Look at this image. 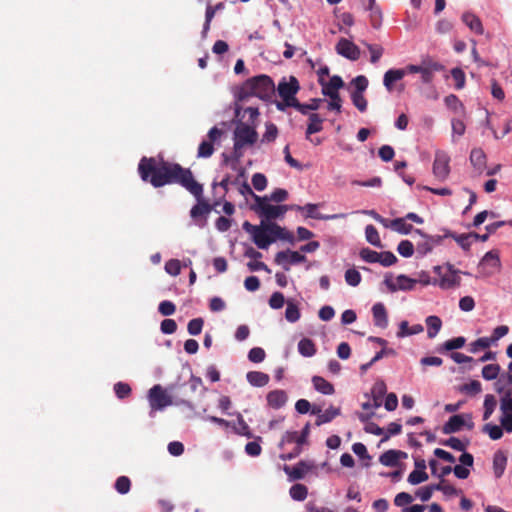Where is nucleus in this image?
Listing matches in <instances>:
<instances>
[{
    "instance_id": "19",
    "label": "nucleus",
    "mask_w": 512,
    "mask_h": 512,
    "mask_svg": "<svg viewBox=\"0 0 512 512\" xmlns=\"http://www.w3.org/2000/svg\"><path fill=\"white\" fill-rule=\"evenodd\" d=\"M407 454L400 450H388L380 455L379 462L387 467H395L401 458H406Z\"/></svg>"
},
{
    "instance_id": "22",
    "label": "nucleus",
    "mask_w": 512,
    "mask_h": 512,
    "mask_svg": "<svg viewBox=\"0 0 512 512\" xmlns=\"http://www.w3.org/2000/svg\"><path fill=\"white\" fill-rule=\"evenodd\" d=\"M463 415L457 414L449 418V420L443 425L442 432L444 434H452L460 431L465 425Z\"/></svg>"
},
{
    "instance_id": "60",
    "label": "nucleus",
    "mask_w": 512,
    "mask_h": 512,
    "mask_svg": "<svg viewBox=\"0 0 512 512\" xmlns=\"http://www.w3.org/2000/svg\"><path fill=\"white\" fill-rule=\"evenodd\" d=\"M401 256H412L414 253V244L409 240H402L397 247Z\"/></svg>"
},
{
    "instance_id": "2",
    "label": "nucleus",
    "mask_w": 512,
    "mask_h": 512,
    "mask_svg": "<svg viewBox=\"0 0 512 512\" xmlns=\"http://www.w3.org/2000/svg\"><path fill=\"white\" fill-rule=\"evenodd\" d=\"M243 229L252 235L254 243L260 249L268 248L271 243L278 239L288 241L293 240V235L289 231L275 223L255 226L248 221H245L243 223Z\"/></svg>"
},
{
    "instance_id": "54",
    "label": "nucleus",
    "mask_w": 512,
    "mask_h": 512,
    "mask_svg": "<svg viewBox=\"0 0 512 512\" xmlns=\"http://www.w3.org/2000/svg\"><path fill=\"white\" fill-rule=\"evenodd\" d=\"M265 133L263 134L262 141L263 142H273L277 138L278 128L273 123H266L265 125Z\"/></svg>"
},
{
    "instance_id": "34",
    "label": "nucleus",
    "mask_w": 512,
    "mask_h": 512,
    "mask_svg": "<svg viewBox=\"0 0 512 512\" xmlns=\"http://www.w3.org/2000/svg\"><path fill=\"white\" fill-rule=\"evenodd\" d=\"M298 351L304 357H312L316 354L315 343L309 338H303L298 343Z\"/></svg>"
},
{
    "instance_id": "50",
    "label": "nucleus",
    "mask_w": 512,
    "mask_h": 512,
    "mask_svg": "<svg viewBox=\"0 0 512 512\" xmlns=\"http://www.w3.org/2000/svg\"><path fill=\"white\" fill-rule=\"evenodd\" d=\"M433 488H435V491H441L447 496H455L458 494L457 489L447 483L444 479H441V481L438 484H433Z\"/></svg>"
},
{
    "instance_id": "43",
    "label": "nucleus",
    "mask_w": 512,
    "mask_h": 512,
    "mask_svg": "<svg viewBox=\"0 0 512 512\" xmlns=\"http://www.w3.org/2000/svg\"><path fill=\"white\" fill-rule=\"evenodd\" d=\"M367 10L370 11L369 18H370V23H371L372 27L375 29L380 28L382 25V20H383V14H382L380 7L377 5L373 8H369Z\"/></svg>"
},
{
    "instance_id": "14",
    "label": "nucleus",
    "mask_w": 512,
    "mask_h": 512,
    "mask_svg": "<svg viewBox=\"0 0 512 512\" xmlns=\"http://www.w3.org/2000/svg\"><path fill=\"white\" fill-rule=\"evenodd\" d=\"M500 258H481L477 264L476 276H490L500 270Z\"/></svg>"
},
{
    "instance_id": "28",
    "label": "nucleus",
    "mask_w": 512,
    "mask_h": 512,
    "mask_svg": "<svg viewBox=\"0 0 512 512\" xmlns=\"http://www.w3.org/2000/svg\"><path fill=\"white\" fill-rule=\"evenodd\" d=\"M323 121L324 119L317 113L309 114V123L306 129V138L308 139L310 135L318 133L323 129Z\"/></svg>"
},
{
    "instance_id": "56",
    "label": "nucleus",
    "mask_w": 512,
    "mask_h": 512,
    "mask_svg": "<svg viewBox=\"0 0 512 512\" xmlns=\"http://www.w3.org/2000/svg\"><path fill=\"white\" fill-rule=\"evenodd\" d=\"M466 339L462 336L447 340L443 344V349L446 351H453L462 348L465 345Z\"/></svg>"
},
{
    "instance_id": "51",
    "label": "nucleus",
    "mask_w": 512,
    "mask_h": 512,
    "mask_svg": "<svg viewBox=\"0 0 512 512\" xmlns=\"http://www.w3.org/2000/svg\"><path fill=\"white\" fill-rule=\"evenodd\" d=\"M429 476L428 474L426 473V471H420V470H413L409 475H408V478H407V481L411 484V485H418L422 482H425L426 480H428Z\"/></svg>"
},
{
    "instance_id": "49",
    "label": "nucleus",
    "mask_w": 512,
    "mask_h": 512,
    "mask_svg": "<svg viewBox=\"0 0 512 512\" xmlns=\"http://www.w3.org/2000/svg\"><path fill=\"white\" fill-rule=\"evenodd\" d=\"M491 340L488 337L478 338L476 341L470 343L469 351L477 353L479 350L487 349L491 346Z\"/></svg>"
},
{
    "instance_id": "31",
    "label": "nucleus",
    "mask_w": 512,
    "mask_h": 512,
    "mask_svg": "<svg viewBox=\"0 0 512 512\" xmlns=\"http://www.w3.org/2000/svg\"><path fill=\"white\" fill-rule=\"evenodd\" d=\"M312 383L315 390L324 395H332L335 391L334 386L321 376H314Z\"/></svg>"
},
{
    "instance_id": "47",
    "label": "nucleus",
    "mask_w": 512,
    "mask_h": 512,
    "mask_svg": "<svg viewBox=\"0 0 512 512\" xmlns=\"http://www.w3.org/2000/svg\"><path fill=\"white\" fill-rule=\"evenodd\" d=\"M478 237L479 234L471 232L468 234L459 235L455 237V239L462 248L466 249L470 246L471 243L477 242Z\"/></svg>"
},
{
    "instance_id": "20",
    "label": "nucleus",
    "mask_w": 512,
    "mask_h": 512,
    "mask_svg": "<svg viewBox=\"0 0 512 512\" xmlns=\"http://www.w3.org/2000/svg\"><path fill=\"white\" fill-rule=\"evenodd\" d=\"M374 325L380 328L388 326V314L386 307L383 303L378 302L372 307Z\"/></svg>"
},
{
    "instance_id": "9",
    "label": "nucleus",
    "mask_w": 512,
    "mask_h": 512,
    "mask_svg": "<svg viewBox=\"0 0 512 512\" xmlns=\"http://www.w3.org/2000/svg\"><path fill=\"white\" fill-rule=\"evenodd\" d=\"M450 157L444 151H437L433 162V175L439 181H444L450 174Z\"/></svg>"
},
{
    "instance_id": "45",
    "label": "nucleus",
    "mask_w": 512,
    "mask_h": 512,
    "mask_svg": "<svg viewBox=\"0 0 512 512\" xmlns=\"http://www.w3.org/2000/svg\"><path fill=\"white\" fill-rule=\"evenodd\" d=\"M469 444V441L466 442L461 441L456 437H450L449 439L442 442V445L450 447L456 451L464 452Z\"/></svg>"
},
{
    "instance_id": "27",
    "label": "nucleus",
    "mask_w": 512,
    "mask_h": 512,
    "mask_svg": "<svg viewBox=\"0 0 512 512\" xmlns=\"http://www.w3.org/2000/svg\"><path fill=\"white\" fill-rule=\"evenodd\" d=\"M249 384L255 387H263L269 383L270 377L268 374L260 371H250L246 375Z\"/></svg>"
},
{
    "instance_id": "37",
    "label": "nucleus",
    "mask_w": 512,
    "mask_h": 512,
    "mask_svg": "<svg viewBox=\"0 0 512 512\" xmlns=\"http://www.w3.org/2000/svg\"><path fill=\"white\" fill-rule=\"evenodd\" d=\"M506 464L507 457L504 455V453L500 451L496 452L493 457V469L497 478H500L503 475Z\"/></svg>"
},
{
    "instance_id": "64",
    "label": "nucleus",
    "mask_w": 512,
    "mask_h": 512,
    "mask_svg": "<svg viewBox=\"0 0 512 512\" xmlns=\"http://www.w3.org/2000/svg\"><path fill=\"white\" fill-rule=\"evenodd\" d=\"M252 185L257 191H263L267 187V178L262 173H255L252 176Z\"/></svg>"
},
{
    "instance_id": "10",
    "label": "nucleus",
    "mask_w": 512,
    "mask_h": 512,
    "mask_svg": "<svg viewBox=\"0 0 512 512\" xmlns=\"http://www.w3.org/2000/svg\"><path fill=\"white\" fill-rule=\"evenodd\" d=\"M223 131L216 126L211 128L208 132V140H203L198 147L197 157L209 158L214 153V143L220 140Z\"/></svg>"
},
{
    "instance_id": "46",
    "label": "nucleus",
    "mask_w": 512,
    "mask_h": 512,
    "mask_svg": "<svg viewBox=\"0 0 512 512\" xmlns=\"http://www.w3.org/2000/svg\"><path fill=\"white\" fill-rule=\"evenodd\" d=\"M500 366L498 364H488L482 369V377L485 380H494L498 377Z\"/></svg>"
},
{
    "instance_id": "25",
    "label": "nucleus",
    "mask_w": 512,
    "mask_h": 512,
    "mask_svg": "<svg viewBox=\"0 0 512 512\" xmlns=\"http://www.w3.org/2000/svg\"><path fill=\"white\" fill-rule=\"evenodd\" d=\"M470 162L479 173H482L486 168V155L484 151L481 148L472 149L470 153Z\"/></svg>"
},
{
    "instance_id": "53",
    "label": "nucleus",
    "mask_w": 512,
    "mask_h": 512,
    "mask_svg": "<svg viewBox=\"0 0 512 512\" xmlns=\"http://www.w3.org/2000/svg\"><path fill=\"white\" fill-rule=\"evenodd\" d=\"M131 387L124 382H117L114 385V392L119 399L128 398L131 395Z\"/></svg>"
},
{
    "instance_id": "16",
    "label": "nucleus",
    "mask_w": 512,
    "mask_h": 512,
    "mask_svg": "<svg viewBox=\"0 0 512 512\" xmlns=\"http://www.w3.org/2000/svg\"><path fill=\"white\" fill-rule=\"evenodd\" d=\"M319 204L308 203L305 206H300L297 204L289 205L290 210H294L297 212H306L305 216L307 218L317 219V220H327L333 219L336 216H325L318 212Z\"/></svg>"
},
{
    "instance_id": "7",
    "label": "nucleus",
    "mask_w": 512,
    "mask_h": 512,
    "mask_svg": "<svg viewBox=\"0 0 512 512\" xmlns=\"http://www.w3.org/2000/svg\"><path fill=\"white\" fill-rule=\"evenodd\" d=\"M148 400L151 407V417H154L155 411L162 410L172 404L170 397L160 385H155L149 390Z\"/></svg>"
},
{
    "instance_id": "12",
    "label": "nucleus",
    "mask_w": 512,
    "mask_h": 512,
    "mask_svg": "<svg viewBox=\"0 0 512 512\" xmlns=\"http://www.w3.org/2000/svg\"><path fill=\"white\" fill-rule=\"evenodd\" d=\"M417 282L416 279L409 278L405 275H399L396 278H385V284L392 292L397 290H412Z\"/></svg>"
},
{
    "instance_id": "59",
    "label": "nucleus",
    "mask_w": 512,
    "mask_h": 512,
    "mask_svg": "<svg viewBox=\"0 0 512 512\" xmlns=\"http://www.w3.org/2000/svg\"><path fill=\"white\" fill-rule=\"evenodd\" d=\"M182 264L177 258H171L165 264V271L171 276H177L181 271Z\"/></svg>"
},
{
    "instance_id": "42",
    "label": "nucleus",
    "mask_w": 512,
    "mask_h": 512,
    "mask_svg": "<svg viewBox=\"0 0 512 512\" xmlns=\"http://www.w3.org/2000/svg\"><path fill=\"white\" fill-rule=\"evenodd\" d=\"M300 316L301 314L298 306L295 303L288 301L285 311L286 320L288 322L294 323L300 319Z\"/></svg>"
},
{
    "instance_id": "8",
    "label": "nucleus",
    "mask_w": 512,
    "mask_h": 512,
    "mask_svg": "<svg viewBox=\"0 0 512 512\" xmlns=\"http://www.w3.org/2000/svg\"><path fill=\"white\" fill-rule=\"evenodd\" d=\"M370 215H372L378 222L384 225L387 228L392 229L395 232L406 235L413 231V226L407 223V220L404 217L395 218L392 220L381 217L375 211H370Z\"/></svg>"
},
{
    "instance_id": "30",
    "label": "nucleus",
    "mask_w": 512,
    "mask_h": 512,
    "mask_svg": "<svg viewBox=\"0 0 512 512\" xmlns=\"http://www.w3.org/2000/svg\"><path fill=\"white\" fill-rule=\"evenodd\" d=\"M463 22L476 34H483V26L481 20L472 13H464L462 15Z\"/></svg>"
},
{
    "instance_id": "24",
    "label": "nucleus",
    "mask_w": 512,
    "mask_h": 512,
    "mask_svg": "<svg viewBox=\"0 0 512 512\" xmlns=\"http://www.w3.org/2000/svg\"><path fill=\"white\" fill-rule=\"evenodd\" d=\"M287 402V394L283 390H273L267 394V403L273 409H279Z\"/></svg>"
},
{
    "instance_id": "35",
    "label": "nucleus",
    "mask_w": 512,
    "mask_h": 512,
    "mask_svg": "<svg viewBox=\"0 0 512 512\" xmlns=\"http://www.w3.org/2000/svg\"><path fill=\"white\" fill-rule=\"evenodd\" d=\"M427 325V336L428 338H434L442 327V321L438 316L431 315L426 318Z\"/></svg>"
},
{
    "instance_id": "15",
    "label": "nucleus",
    "mask_w": 512,
    "mask_h": 512,
    "mask_svg": "<svg viewBox=\"0 0 512 512\" xmlns=\"http://www.w3.org/2000/svg\"><path fill=\"white\" fill-rule=\"evenodd\" d=\"M419 236V240L416 241V250L419 254H428L432 251L433 247L441 241V237H430L423 234L419 229L415 230Z\"/></svg>"
},
{
    "instance_id": "6",
    "label": "nucleus",
    "mask_w": 512,
    "mask_h": 512,
    "mask_svg": "<svg viewBox=\"0 0 512 512\" xmlns=\"http://www.w3.org/2000/svg\"><path fill=\"white\" fill-rule=\"evenodd\" d=\"M252 209L261 217L268 221L282 217L288 210L289 205H272L269 203L268 196H255V203Z\"/></svg>"
},
{
    "instance_id": "39",
    "label": "nucleus",
    "mask_w": 512,
    "mask_h": 512,
    "mask_svg": "<svg viewBox=\"0 0 512 512\" xmlns=\"http://www.w3.org/2000/svg\"><path fill=\"white\" fill-rule=\"evenodd\" d=\"M321 102L322 100L317 98L311 99L307 104H303L297 101L296 110L303 115H307L309 111L318 110Z\"/></svg>"
},
{
    "instance_id": "32",
    "label": "nucleus",
    "mask_w": 512,
    "mask_h": 512,
    "mask_svg": "<svg viewBox=\"0 0 512 512\" xmlns=\"http://www.w3.org/2000/svg\"><path fill=\"white\" fill-rule=\"evenodd\" d=\"M424 328L421 324L413 325L412 327H409V324L407 321H402L399 324V330L397 332L398 338H403L410 335H415L423 332Z\"/></svg>"
},
{
    "instance_id": "55",
    "label": "nucleus",
    "mask_w": 512,
    "mask_h": 512,
    "mask_svg": "<svg viewBox=\"0 0 512 512\" xmlns=\"http://www.w3.org/2000/svg\"><path fill=\"white\" fill-rule=\"evenodd\" d=\"M351 99L355 107L361 111L364 112L367 109V100L364 97L363 93L360 92H352Z\"/></svg>"
},
{
    "instance_id": "5",
    "label": "nucleus",
    "mask_w": 512,
    "mask_h": 512,
    "mask_svg": "<svg viewBox=\"0 0 512 512\" xmlns=\"http://www.w3.org/2000/svg\"><path fill=\"white\" fill-rule=\"evenodd\" d=\"M434 273L433 285H438L442 289H452L460 285L461 271L452 265L435 266Z\"/></svg>"
},
{
    "instance_id": "33",
    "label": "nucleus",
    "mask_w": 512,
    "mask_h": 512,
    "mask_svg": "<svg viewBox=\"0 0 512 512\" xmlns=\"http://www.w3.org/2000/svg\"><path fill=\"white\" fill-rule=\"evenodd\" d=\"M443 66L437 62H432L428 65H424L422 68L421 80L423 83H430L433 80L434 72L442 70Z\"/></svg>"
},
{
    "instance_id": "21",
    "label": "nucleus",
    "mask_w": 512,
    "mask_h": 512,
    "mask_svg": "<svg viewBox=\"0 0 512 512\" xmlns=\"http://www.w3.org/2000/svg\"><path fill=\"white\" fill-rule=\"evenodd\" d=\"M283 469L290 480H300L304 478L305 474L311 469V466L305 461H300L294 467L285 465Z\"/></svg>"
},
{
    "instance_id": "40",
    "label": "nucleus",
    "mask_w": 512,
    "mask_h": 512,
    "mask_svg": "<svg viewBox=\"0 0 512 512\" xmlns=\"http://www.w3.org/2000/svg\"><path fill=\"white\" fill-rule=\"evenodd\" d=\"M503 427L496 424L487 423L483 426L482 431L487 433L492 440H499L503 436Z\"/></svg>"
},
{
    "instance_id": "3",
    "label": "nucleus",
    "mask_w": 512,
    "mask_h": 512,
    "mask_svg": "<svg viewBox=\"0 0 512 512\" xmlns=\"http://www.w3.org/2000/svg\"><path fill=\"white\" fill-rule=\"evenodd\" d=\"M275 94V84L270 76L261 74L247 79L238 92V99L245 100L256 96L262 100H269Z\"/></svg>"
},
{
    "instance_id": "1",
    "label": "nucleus",
    "mask_w": 512,
    "mask_h": 512,
    "mask_svg": "<svg viewBox=\"0 0 512 512\" xmlns=\"http://www.w3.org/2000/svg\"><path fill=\"white\" fill-rule=\"evenodd\" d=\"M138 173L144 182H149L155 188L179 184L189 191L198 200L190 210V216L195 222L204 219L211 211L210 205L201 200L203 186L194 179L189 168L163 159L143 157L138 164Z\"/></svg>"
},
{
    "instance_id": "44",
    "label": "nucleus",
    "mask_w": 512,
    "mask_h": 512,
    "mask_svg": "<svg viewBox=\"0 0 512 512\" xmlns=\"http://www.w3.org/2000/svg\"><path fill=\"white\" fill-rule=\"evenodd\" d=\"M365 236L367 241L374 246H381L380 237L377 229L372 224L367 225L365 228Z\"/></svg>"
},
{
    "instance_id": "11",
    "label": "nucleus",
    "mask_w": 512,
    "mask_h": 512,
    "mask_svg": "<svg viewBox=\"0 0 512 512\" xmlns=\"http://www.w3.org/2000/svg\"><path fill=\"white\" fill-rule=\"evenodd\" d=\"M299 90V81L295 76H290L288 80L286 78H282L277 87L279 96L290 101H298L296 94Z\"/></svg>"
},
{
    "instance_id": "48",
    "label": "nucleus",
    "mask_w": 512,
    "mask_h": 512,
    "mask_svg": "<svg viewBox=\"0 0 512 512\" xmlns=\"http://www.w3.org/2000/svg\"><path fill=\"white\" fill-rule=\"evenodd\" d=\"M345 281L348 285L356 287L361 282V275L355 268H349L345 272Z\"/></svg>"
},
{
    "instance_id": "57",
    "label": "nucleus",
    "mask_w": 512,
    "mask_h": 512,
    "mask_svg": "<svg viewBox=\"0 0 512 512\" xmlns=\"http://www.w3.org/2000/svg\"><path fill=\"white\" fill-rule=\"evenodd\" d=\"M365 46L368 48L369 52H370V61L371 63L375 64L379 61V59L381 58V56L383 55V48L382 46L380 45H376V44H368V43H365Z\"/></svg>"
},
{
    "instance_id": "29",
    "label": "nucleus",
    "mask_w": 512,
    "mask_h": 512,
    "mask_svg": "<svg viewBox=\"0 0 512 512\" xmlns=\"http://www.w3.org/2000/svg\"><path fill=\"white\" fill-rule=\"evenodd\" d=\"M322 86V93L327 96V93H339L338 90L344 86L342 78L338 75H334L328 82L320 84Z\"/></svg>"
},
{
    "instance_id": "41",
    "label": "nucleus",
    "mask_w": 512,
    "mask_h": 512,
    "mask_svg": "<svg viewBox=\"0 0 512 512\" xmlns=\"http://www.w3.org/2000/svg\"><path fill=\"white\" fill-rule=\"evenodd\" d=\"M289 493L292 499L296 501H303L307 497L308 489L303 484H295L290 488Z\"/></svg>"
},
{
    "instance_id": "4",
    "label": "nucleus",
    "mask_w": 512,
    "mask_h": 512,
    "mask_svg": "<svg viewBox=\"0 0 512 512\" xmlns=\"http://www.w3.org/2000/svg\"><path fill=\"white\" fill-rule=\"evenodd\" d=\"M234 146L230 157L224 155L225 163L232 160L238 164L244 155L243 148L253 146L258 140V133L255 126L244 124V121H238L234 130Z\"/></svg>"
},
{
    "instance_id": "62",
    "label": "nucleus",
    "mask_w": 512,
    "mask_h": 512,
    "mask_svg": "<svg viewBox=\"0 0 512 512\" xmlns=\"http://www.w3.org/2000/svg\"><path fill=\"white\" fill-rule=\"evenodd\" d=\"M266 353L261 347H254L248 353V359L253 363H260L265 359Z\"/></svg>"
},
{
    "instance_id": "52",
    "label": "nucleus",
    "mask_w": 512,
    "mask_h": 512,
    "mask_svg": "<svg viewBox=\"0 0 512 512\" xmlns=\"http://www.w3.org/2000/svg\"><path fill=\"white\" fill-rule=\"evenodd\" d=\"M131 488V481L127 476H120L116 479L115 489L120 494H127Z\"/></svg>"
},
{
    "instance_id": "36",
    "label": "nucleus",
    "mask_w": 512,
    "mask_h": 512,
    "mask_svg": "<svg viewBox=\"0 0 512 512\" xmlns=\"http://www.w3.org/2000/svg\"><path fill=\"white\" fill-rule=\"evenodd\" d=\"M319 247V242L317 241H310L304 245H301L299 247L298 251L289 252V256H302L300 253H313L317 250ZM275 256H288L287 252L280 251Z\"/></svg>"
},
{
    "instance_id": "13",
    "label": "nucleus",
    "mask_w": 512,
    "mask_h": 512,
    "mask_svg": "<svg viewBox=\"0 0 512 512\" xmlns=\"http://www.w3.org/2000/svg\"><path fill=\"white\" fill-rule=\"evenodd\" d=\"M336 51L341 56L352 61L358 60L360 57V49L350 40L341 38L336 45Z\"/></svg>"
},
{
    "instance_id": "23",
    "label": "nucleus",
    "mask_w": 512,
    "mask_h": 512,
    "mask_svg": "<svg viewBox=\"0 0 512 512\" xmlns=\"http://www.w3.org/2000/svg\"><path fill=\"white\" fill-rule=\"evenodd\" d=\"M405 75L406 71H403L402 69H390L384 74L383 85L389 92H391L393 90L394 83L401 80Z\"/></svg>"
},
{
    "instance_id": "38",
    "label": "nucleus",
    "mask_w": 512,
    "mask_h": 512,
    "mask_svg": "<svg viewBox=\"0 0 512 512\" xmlns=\"http://www.w3.org/2000/svg\"><path fill=\"white\" fill-rule=\"evenodd\" d=\"M497 406V401L494 395L487 394L484 399V413L483 420H488L493 414L495 408Z\"/></svg>"
},
{
    "instance_id": "63",
    "label": "nucleus",
    "mask_w": 512,
    "mask_h": 512,
    "mask_svg": "<svg viewBox=\"0 0 512 512\" xmlns=\"http://www.w3.org/2000/svg\"><path fill=\"white\" fill-rule=\"evenodd\" d=\"M500 410L501 413H512V393L505 392L500 399Z\"/></svg>"
},
{
    "instance_id": "18",
    "label": "nucleus",
    "mask_w": 512,
    "mask_h": 512,
    "mask_svg": "<svg viewBox=\"0 0 512 512\" xmlns=\"http://www.w3.org/2000/svg\"><path fill=\"white\" fill-rule=\"evenodd\" d=\"M311 413L317 415L315 424L317 426H321L325 423L331 422L334 418L340 415L341 411L340 408L331 406L322 413L319 407H313Z\"/></svg>"
},
{
    "instance_id": "58",
    "label": "nucleus",
    "mask_w": 512,
    "mask_h": 512,
    "mask_svg": "<svg viewBox=\"0 0 512 512\" xmlns=\"http://www.w3.org/2000/svg\"><path fill=\"white\" fill-rule=\"evenodd\" d=\"M451 76L455 81V88L457 90L462 89L465 86V73L460 68H453L451 70Z\"/></svg>"
},
{
    "instance_id": "26",
    "label": "nucleus",
    "mask_w": 512,
    "mask_h": 512,
    "mask_svg": "<svg viewBox=\"0 0 512 512\" xmlns=\"http://www.w3.org/2000/svg\"><path fill=\"white\" fill-rule=\"evenodd\" d=\"M387 388L383 380H378L374 383L371 389L373 398V408H379L382 404V398L386 394Z\"/></svg>"
},
{
    "instance_id": "61",
    "label": "nucleus",
    "mask_w": 512,
    "mask_h": 512,
    "mask_svg": "<svg viewBox=\"0 0 512 512\" xmlns=\"http://www.w3.org/2000/svg\"><path fill=\"white\" fill-rule=\"evenodd\" d=\"M204 321L202 318H194L189 321L187 330L191 335H198L201 333Z\"/></svg>"
},
{
    "instance_id": "17",
    "label": "nucleus",
    "mask_w": 512,
    "mask_h": 512,
    "mask_svg": "<svg viewBox=\"0 0 512 512\" xmlns=\"http://www.w3.org/2000/svg\"><path fill=\"white\" fill-rule=\"evenodd\" d=\"M235 116L238 118V121H244V124L256 127L259 111L256 107H247L243 109L237 105L235 108Z\"/></svg>"
}]
</instances>
